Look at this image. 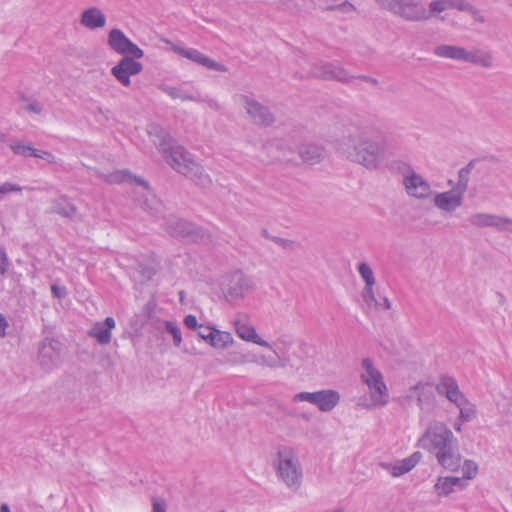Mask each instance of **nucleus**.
Listing matches in <instances>:
<instances>
[{
  "label": "nucleus",
  "mask_w": 512,
  "mask_h": 512,
  "mask_svg": "<svg viewBox=\"0 0 512 512\" xmlns=\"http://www.w3.org/2000/svg\"><path fill=\"white\" fill-rule=\"evenodd\" d=\"M147 132L150 140L174 170L199 185L206 186L210 183V178L202 166L185 148L174 144L171 136L162 127L151 124L147 128Z\"/></svg>",
  "instance_id": "obj_1"
},
{
  "label": "nucleus",
  "mask_w": 512,
  "mask_h": 512,
  "mask_svg": "<svg viewBox=\"0 0 512 512\" xmlns=\"http://www.w3.org/2000/svg\"><path fill=\"white\" fill-rule=\"evenodd\" d=\"M417 446L432 455L444 469L455 472L460 468L462 457L457 439L445 422L430 421L418 438Z\"/></svg>",
  "instance_id": "obj_2"
},
{
  "label": "nucleus",
  "mask_w": 512,
  "mask_h": 512,
  "mask_svg": "<svg viewBox=\"0 0 512 512\" xmlns=\"http://www.w3.org/2000/svg\"><path fill=\"white\" fill-rule=\"evenodd\" d=\"M233 328L236 335L243 341L256 344L272 351V355L265 353H248L240 355L238 360L233 361L234 364H255L261 367L271 369L283 368L286 365L285 360L281 356L282 349L288 347V343L284 339H278L274 344L263 339L252 324L250 318L246 314H238L233 320Z\"/></svg>",
  "instance_id": "obj_3"
},
{
  "label": "nucleus",
  "mask_w": 512,
  "mask_h": 512,
  "mask_svg": "<svg viewBox=\"0 0 512 512\" xmlns=\"http://www.w3.org/2000/svg\"><path fill=\"white\" fill-rule=\"evenodd\" d=\"M337 151L347 160L369 170L378 169L385 160L384 145L373 139L367 130L350 133L338 143Z\"/></svg>",
  "instance_id": "obj_4"
},
{
  "label": "nucleus",
  "mask_w": 512,
  "mask_h": 512,
  "mask_svg": "<svg viewBox=\"0 0 512 512\" xmlns=\"http://www.w3.org/2000/svg\"><path fill=\"white\" fill-rule=\"evenodd\" d=\"M360 379L366 385L368 396L358 400V406L365 409L381 408L389 402V390L382 372L370 358L361 362Z\"/></svg>",
  "instance_id": "obj_5"
},
{
  "label": "nucleus",
  "mask_w": 512,
  "mask_h": 512,
  "mask_svg": "<svg viewBox=\"0 0 512 512\" xmlns=\"http://www.w3.org/2000/svg\"><path fill=\"white\" fill-rule=\"evenodd\" d=\"M274 466L278 478L290 490L300 488L303 479V470L296 451L289 446H280L276 452Z\"/></svg>",
  "instance_id": "obj_6"
},
{
  "label": "nucleus",
  "mask_w": 512,
  "mask_h": 512,
  "mask_svg": "<svg viewBox=\"0 0 512 512\" xmlns=\"http://www.w3.org/2000/svg\"><path fill=\"white\" fill-rule=\"evenodd\" d=\"M254 288L253 280L240 271L231 273L222 283L224 297L230 303L243 300Z\"/></svg>",
  "instance_id": "obj_7"
},
{
  "label": "nucleus",
  "mask_w": 512,
  "mask_h": 512,
  "mask_svg": "<svg viewBox=\"0 0 512 512\" xmlns=\"http://www.w3.org/2000/svg\"><path fill=\"white\" fill-rule=\"evenodd\" d=\"M341 395L334 389H322L314 392H299L292 398L294 403L308 402L321 412H330L340 403Z\"/></svg>",
  "instance_id": "obj_8"
},
{
  "label": "nucleus",
  "mask_w": 512,
  "mask_h": 512,
  "mask_svg": "<svg viewBox=\"0 0 512 512\" xmlns=\"http://www.w3.org/2000/svg\"><path fill=\"white\" fill-rule=\"evenodd\" d=\"M468 222L475 229L492 228L498 232L512 233V218L504 215L478 211L468 217Z\"/></svg>",
  "instance_id": "obj_9"
},
{
  "label": "nucleus",
  "mask_w": 512,
  "mask_h": 512,
  "mask_svg": "<svg viewBox=\"0 0 512 512\" xmlns=\"http://www.w3.org/2000/svg\"><path fill=\"white\" fill-rule=\"evenodd\" d=\"M467 184L459 181L451 190L444 192H433L434 206L444 214H452L459 209L464 200Z\"/></svg>",
  "instance_id": "obj_10"
},
{
  "label": "nucleus",
  "mask_w": 512,
  "mask_h": 512,
  "mask_svg": "<svg viewBox=\"0 0 512 512\" xmlns=\"http://www.w3.org/2000/svg\"><path fill=\"white\" fill-rule=\"evenodd\" d=\"M234 103L242 108L250 119L258 125H269L273 122V115L269 109L246 94H237L233 97Z\"/></svg>",
  "instance_id": "obj_11"
},
{
  "label": "nucleus",
  "mask_w": 512,
  "mask_h": 512,
  "mask_svg": "<svg viewBox=\"0 0 512 512\" xmlns=\"http://www.w3.org/2000/svg\"><path fill=\"white\" fill-rule=\"evenodd\" d=\"M162 41L171 47V50L176 54L198 64L207 69L217 71V72H227L228 68L224 64H221L207 55L203 54L197 49L194 48H186L181 45L173 43L171 40L167 38H163Z\"/></svg>",
  "instance_id": "obj_12"
},
{
  "label": "nucleus",
  "mask_w": 512,
  "mask_h": 512,
  "mask_svg": "<svg viewBox=\"0 0 512 512\" xmlns=\"http://www.w3.org/2000/svg\"><path fill=\"white\" fill-rule=\"evenodd\" d=\"M162 41L171 47V50L176 54L198 64L207 69L217 71V72H227L228 68L224 64H221L207 55L203 54L197 49L194 48H186L181 45L173 43L171 40L167 38H163Z\"/></svg>",
  "instance_id": "obj_13"
},
{
  "label": "nucleus",
  "mask_w": 512,
  "mask_h": 512,
  "mask_svg": "<svg viewBox=\"0 0 512 512\" xmlns=\"http://www.w3.org/2000/svg\"><path fill=\"white\" fill-rule=\"evenodd\" d=\"M405 192L411 198L417 200H428L433 195L431 184L413 169L403 174L402 180Z\"/></svg>",
  "instance_id": "obj_14"
},
{
  "label": "nucleus",
  "mask_w": 512,
  "mask_h": 512,
  "mask_svg": "<svg viewBox=\"0 0 512 512\" xmlns=\"http://www.w3.org/2000/svg\"><path fill=\"white\" fill-rule=\"evenodd\" d=\"M109 47L118 54L132 56L140 59L144 52L135 43H133L120 29L114 28L108 34Z\"/></svg>",
  "instance_id": "obj_15"
},
{
  "label": "nucleus",
  "mask_w": 512,
  "mask_h": 512,
  "mask_svg": "<svg viewBox=\"0 0 512 512\" xmlns=\"http://www.w3.org/2000/svg\"><path fill=\"white\" fill-rule=\"evenodd\" d=\"M394 14L409 21H423L430 18L428 10L417 0H398Z\"/></svg>",
  "instance_id": "obj_16"
},
{
  "label": "nucleus",
  "mask_w": 512,
  "mask_h": 512,
  "mask_svg": "<svg viewBox=\"0 0 512 512\" xmlns=\"http://www.w3.org/2000/svg\"><path fill=\"white\" fill-rule=\"evenodd\" d=\"M142 69L143 66L140 62L125 56L112 67L111 73L123 86L129 87L131 85L130 77L139 74Z\"/></svg>",
  "instance_id": "obj_17"
},
{
  "label": "nucleus",
  "mask_w": 512,
  "mask_h": 512,
  "mask_svg": "<svg viewBox=\"0 0 512 512\" xmlns=\"http://www.w3.org/2000/svg\"><path fill=\"white\" fill-rule=\"evenodd\" d=\"M167 231L174 237L183 238L191 241H198L204 236L201 229L192 223L180 219L171 220Z\"/></svg>",
  "instance_id": "obj_18"
},
{
  "label": "nucleus",
  "mask_w": 512,
  "mask_h": 512,
  "mask_svg": "<svg viewBox=\"0 0 512 512\" xmlns=\"http://www.w3.org/2000/svg\"><path fill=\"white\" fill-rule=\"evenodd\" d=\"M40 364L47 370L56 367L60 361V343L56 340H44L39 349Z\"/></svg>",
  "instance_id": "obj_19"
},
{
  "label": "nucleus",
  "mask_w": 512,
  "mask_h": 512,
  "mask_svg": "<svg viewBox=\"0 0 512 512\" xmlns=\"http://www.w3.org/2000/svg\"><path fill=\"white\" fill-rule=\"evenodd\" d=\"M421 454L414 452L409 457L397 460L392 463H381L380 466L383 470L387 471L393 477H400L410 472L420 461Z\"/></svg>",
  "instance_id": "obj_20"
},
{
  "label": "nucleus",
  "mask_w": 512,
  "mask_h": 512,
  "mask_svg": "<svg viewBox=\"0 0 512 512\" xmlns=\"http://www.w3.org/2000/svg\"><path fill=\"white\" fill-rule=\"evenodd\" d=\"M468 487V483L464 479L456 476H440L434 485L435 494L442 498L448 497L457 490H464Z\"/></svg>",
  "instance_id": "obj_21"
},
{
  "label": "nucleus",
  "mask_w": 512,
  "mask_h": 512,
  "mask_svg": "<svg viewBox=\"0 0 512 512\" xmlns=\"http://www.w3.org/2000/svg\"><path fill=\"white\" fill-rule=\"evenodd\" d=\"M102 178L107 183H110V184H120V183L127 182V183H130V184L138 185L139 188L144 193V195L146 196V200H145V202L143 204L146 207L150 208V206L148 204V195H150V191H149L147 183L144 180H142L140 178H137V177L131 175L130 173H128L127 171H124V170L115 171V172H112L110 174L102 175Z\"/></svg>",
  "instance_id": "obj_22"
},
{
  "label": "nucleus",
  "mask_w": 512,
  "mask_h": 512,
  "mask_svg": "<svg viewBox=\"0 0 512 512\" xmlns=\"http://www.w3.org/2000/svg\"><path fill=\"white\" fill-rule=\"evenodd\" d=\"M312 74L324 79H335L341 82H350L353 77L339 64L325 63L313 68Z\"/></svg>",
  "instance_id": "obj_23"
},
{
  "label": "nucleus",
  "mask_w": 512,
  "mask_h": 512,
  "mask_svg": "<svg viewBox=\"0 0 512 512\" xmlns=\"http://www.w3.org/2000/svg\"><path fill=\"white\" fill-rule=\"evenodd\" d=\"M435 390L439 395L446 397L447 400L453 404L464 396L457 381L448 375H442L439 377L435 384Z\"/></svg>",
  "instance_id": "obj_24"
},
{
  "label": "nucleus",
  "mask_w": 512,
  "mask_h": 512,
  "mask_svg": "<svg viewBox=\"0 0 512 512\" xmlns=\"http://www.w3.org/2000/svg\"><path fill=\"white\" fill-rule=\"evenodd\" d=\"M450 9H457L460 11H468L476 16L477 11L464 0H432L429 4L430 17L434 14H439Z\"/></svg>",
  "instance_id": "obj_25"
},
{
  "label": "nucleus",
  "mask_w": 512,
  "mask_h": 512,
  "mask_svg": "<svg viewBox=\"0 0 512 512\" xmlns=\"http://www.w3.org/2000/svg\"><path fill=\"white\" fill-rule=\"evenodd\" d=\"M106 22L105 14L96 6L85 9L80 16V24L89 30L103 28Z\"/></svg>",
  "instance_id": "obj_26"
},
{
  "label": "nucleus",
  "mask_w": 512,
  "mask_h": 512,
  "mask_svg": "<svg viewBox=\"0 0 512 512\" xmlns=\"http://www.w3.org/2000/svg\"><path fill=\"white\" fill-rule=\"evenodd\" d=\"M116 323L112 317H107L104 322H97L89 331V335L100 344H108L111 341L112 330Z\"/></svg>",
  "instance_id": "obj_27"
},
{
  "label": "nucleus",
  "mask_w": 512,
  "mask_h": 512,
  "mask_svg": "<svg viewBox=\"0 0 512 512\" xmlns=\"http://www.w3.org/2000/svg\"><path fill=\"white\" fill-rule=\"evenodd\" d=\"M432 387L428 383L418 382L409 388L407 397L415 399L418 406L423 409L430 402Z\"/></svg>",
  "instance_id": "obj_28"
},
{
  "label": "nucleus",
  "mask_w": 512,
  "mask_h": 512,
  "mask_svg": "<svg viewBox=\"0 0 512 512\" xmlns=\"http://www.w3.org/2000/svg\"><path fill=\"white\" fill-rule=\"evenodd\" d=\"M466 62L484 68H491L494 64V58L492 52L488 50L472 48L471 50H467Z\"/></svg>",
  "instance_id": "obj_29"
},
{
  "label": "nucleus",
  "mask_w": 512,
  "mask_h": 512,
  "mask_svg": "<svg viewBox=\"0 0 512 512\" xmlns=\"http://www.w3.org/2000/svg\"><path fill=\"white\" fill-rule=\"evenodd\" d=\"M434 54L438 57L448 58L457 61L466 62L467 49L460 46L440 45L434 49Z\"/></svg>",
  "instance_id": "obj_30"
},
{
  "label": "nucleus",
  "mask_w": 512,
  "mask_h": 512,
  "mask_svg": "<svg viewBox=\"0 0 512 512\" xmlns=\"http://www.w3.org/2000/svg\"><path fill=\"white\" fill-rule=\"evenodd\" d=\"M160 90L167 94L170 98L181 101H192L196 99V93H193L183 87H175L167 84H162Z\"/></svg>",
  "instance_id": "obj_31"
},
{
  "label": "nucleus",
  "mask_w": 512,
  "mask_h": 512,
  "mask_svg": "<svg viewBox=\"0 0 512 512\" xmlns=\"http://www.w3.org/2000/svg\"><path fill=\"white\" fill-rule=\"evenodd\" d=\"M454 405L459 409V418L462 421H472L476 416V407L465 396L461 397Z\"/></svg>",
  "instance_id": "obj_32"
},
{
  "label": "nucleus",
  "mask_w": 512,
  "mask_h": 512,
  "mask_svg": "<svg viewBox=\"0 0 512 512\" xmlns=\"http://www.w3.org/2000/svg\"><path fill=\"white\" fill-rule=\"evenodd\" d=\"M9 147L18 156L25 158L35 156L36 148L29 141L14 140L10 143Z\"/></svg>",
  "instance_id": "obj_33"
},
{
  "label": "nucleus",
  "mask_w": 512,
  "mask_h": 512,
  "mask_svg": "<svg viewBox=\"0 0 512 512\" xmlns=\"http://www.w3.org/2000/svg\"><path fill=\"white\" fill-rule=\"evenodd\" d=\"M53 210L64 217H73L76 214V207L65 197L54 201Z\"/></svg>",
  "instance_id": "obj_34"
},
{
  "label": "nucleus",
  "mask_w": 512,
  "mask_h": 512,
  "mask_svg": "<svg viewBox=\"0 0 512 512\" xmlns=\"http://www.w3.org/2000/svg\"><path fill=\"white\" fill-rule=\"evenodd\" d=\"M235 343L233 335L228 331L218 330L212 348L216 350H225Z\"/></svg>",
  "instance_id": "obj_35"
},
{
  "label": "nucleus",
  "mask_w": 512,
  "mask_h": 512,
  "mask_svg": "<svg viewBox=\"0 0 512 512\" xmlns=\"http://www.w3.org/2000/svg\"><path fill=\"white\" fill-rule=\"evenodd\" d=\"M462 476L460 478L464 479V482L471 481L475 479L479 473L478 464L472 459H465L462 465L460 464Z\"/></svg>",
  "instance_id": "obj_36"
},
{
  "label": "nucleus",
  "mask_w": 512,
  "mask_h": 512,
  "mask_svg": "<svg viewBox=\"0 0 512 512\" xmlns=\"http://www.w3.org/2000/svg\"><path fill=\"white\" fill-rule=\"evenodd\" d=\"M301 158L310 163L315 164L321 159V149L314 145H306L300 149Z\"/></svg>",
  "instance_id": "obj_37"
},
{
  "label": "nucleus",
  "mask_w": 512,
  "mask_h": 512,
  "mask_svg": "<svg viewBox=\"0 0 512 512\" xmlns=\"http://www.w3.org/2000/svg\"><path fill=\"white\" fill-rule=\"evenodd\" d=\"M163 326L165 331L172 336L174 346L179 347L183 341L179 325L173 321H163Z\"/></svg>",
  "instance_id": "obj_38"
},
{
  "label": "nucleus",
  "mask_w": 512,
  "mask_h": 512,
  "mask_svg": "<svg viewBox=\"0 0 512 512\" xmlns=\"http://www.w3.org/2000/svg\"><path fill=\"white\" fill-rule=\"evenodd\" d=\"M357 271L365 285H375V275L369 264L364 262L360 263L357 267Z\"/></svg>",
  "instance_id": "obj_39"
},
{
  "label": "nucleus",
  "mask_w": 512,
  "mask_h": 512,
  "mask_svg": "<svg viewBox=\"0 0 512 512\" xmlns=\"http://www.w3.org/2000/svg\"><path fill=\"white\" fill-rule=\"evenodd\" d=\"M194 102L201 103L213 111L221 110V104L218 102V100L207 95H202L198 92H196V99Z\"/></svg>",
  "instance_id": "obj_40"
},
{
  "label": "nucleus",
  "mask_w": 512,
  "mask_h": 512,
  "mask_svg": "<svg viewBox=\"0 0 512 512\" xmlns=\"http://www.w3.org/2000/svg\"><path fill=\"white\" fill-rule=\"evenodd\" d=\"M134 278L139 280V281H145V280H148L150 279L154 273H155V268L151 265L149 266H146V267H142L141 265H138L135 269H134Z\"/></svg>",
  "instance_id": "obj_41"
},
{
  "label": "nucleus",
  "mask_w": 512,
  "mask_h": 512,
  "mask_svg": "<svg viewBox=\"0 0 512 512\" xmlns=\"http://www.w3.org/2000/svg\"><path fill=\"white\" fill-rule=\"evenodd\" d=\"M374 286L375 285H365L361 292V297L367 307L375 305L377 297L375 295Z\"/></svg>",
  "instance_id": "obj_42"
},
{
  "label": "nucleus",
  "mask_w": 512,
  "mask_h": 512,
  "mask_svg": "<svg viewBox=\"0 0 512 512\" xmlns=\"http://www.w3.org/2000/svg\"><path fill=\"white\" fill-rule=\"evenodd\" d=\"M22 191V187L18 184L11 182H4L0 184V201L4 199V197L11 192L20 193Z\"/></svg>",
  "instance_id": "obj_43"
},
{
  "label": "nucleus",
  "mask_w": 512,
  "mask_h": 512,
  "mask_svg": "<svg viewBox=\"0 0 512 512\" xmlns=\"http://www.w3.org/2000/svg\"><path fill=\"white\" fill-rule=\"evenodd\" d=\"M391 307H392L391 301L388 299V297L383 296V297L377 298L375 300V305H370L368 308L378 311V312H383V311L390 310Z\"/></svg>",
  "instance_id": "obj_44"
},
{
  "label": "nucleus",
  "mask_w": 512,
  "mask_h": 512,
  "mask_svg": "<svg viewBox=\"0 0 512 512\" xmlns=\"http://www.w3.org/2000/svg\"><path fill=\"white\" fill-rule=\"evenodd\" d=\"M206 330L207 334H201V339L212 347L215 341L216 332H218L219 329L212 326H206Z\"/></svg>",
  "instance_id": "obj_45"
},
{
  "label": "nucleus",
  "mask_w": 512,
  "mask_h": 512,
  "mask_svg": "<svg viewBox=\"0 0 512 512\" xmlns=\"http://www.w3.org/2000/svg\"><path fill=\"white\" fill-rule=\"evenodd\" d=\"M34 157L42 159L47 163H55L56 162V157L49 151H45V150L36 149Z\"/></svg>",
  "instance_id": "obj_46"
},
{
  "label": "nucleus",
  "mask_w": 512,
  "mask_h": 512,
  "mask_svg": "<svg viewBox=\"0 0 512 512\" xmlns=\"http://www.w3.org/2000/svg\"><path fill=\"white\" fill-rule=\"evenodd\" d=\"M8 257L3 248H0V273L3 275L8 270Z\"/></svg>",
  "instance_id": "obj_47"
},
{
  "label": "nucleus",
  "mask_w": 512,
  "mask_h": 512,
  "mask_svg": "<svg viewBox=\"0 0 512 512\" xmlns=\"http://www.w3.org/2000/svg\"><path fill=\"white\" fill-rule=\"evenodd\" d=\"M184 324L186 325V327H188L191 330H196L200 326V324H198V320H197L196 316H194L192 314L185 316Z\"/></svg>",
  "instance_id": "obj_48"
},
{
  "label": "nucleus",
  "mask_w": 512,
  "mask_h": 512,
  "mask_svg": "<svg viewBox=\"0 0 512 512\" xmlns=\"http://www.w3.org/2000/svg\"><path fill=\"white\" fill-rule=\"evenodd\" d=\"M152 512H166V503L162 499L154 498L152 500Z\"/></svg>",
  "instance_id": "obj_49"
},
{
  "label": "nucleus",
  "mask_w": 512,
  "mask_h": 512,
  "mask_svg": "<svg viewBox=\"0 0 512 512\" xmlns=\"http://www.w3.org/2000/svg\"><path fill=\"white\" fill-rule=\"evenodd\" d=\"M377 3L384 9L394 12L398 0H376Z\"/></svg>",
  "instance_id": "obj_50"
},
{
  "label": "nucleus",
  "mask_w": 512,
  "mask_h": 512,
  "mask_svg": "<svg viewBox=\"0 0 512 512\" xmlns=\"http://www.w3.org/2000/svg\"><path fill=\"white\" fill-rule=\"evenodd\" d=\"M51 291H52L53 296L56 298H59V299L65 297V295H66L65 287L58 286L56 284H53L51 286Z\"/></svg>",
  "instance_id": "obj_51"
},
{
  "label": "nucleus",
  "mask_w": 512,
  "mask_h": 512,
  "mask_svg": "<svg viewBox=\"0 0 512 512\" xmlns=\"http://www.w3.org/2000/svg\"><path fill=\"white\" fill-rule=\"evenodd\" d=\"M7 327L8 322L6 318L2 314H0V337H5Z\"/></svg>",
  "instance_id": "obj_52"
},
{
  "label": "nucleus",
  "mask_w": 512,
  "mask_h": 512,
  "mask_svg": "<svg viewBox=\"0 0 512 512\" xmlns=\"http://www.w3.org/2000/svg\"><path fill=\"white\" fill-rule=\"evenodd\" d=\"M26 109L29 112L36 113V114H39L42 110L40 104L37 102H32V103L28 104Z\"/></svg>",
  "instance_id": "obj_53"
},
{
  "label": "nucleus",
  "mask_w": 512,
  "mask_h": 512,
  "mask_svg": "<svg viewBox=\"0 0 512 512\" xmlns=\"http://www.w3.org/2000/svg\"><path fill=\"white\" fill-rule=\"evenodd\" d=\"M466 421H462L461 418L458 417L457 420H455L452 424L453 426V429L457 432V433H461L462 432V427H463V423H465Z\"/></svg>",
  "instance_id": "obj_54"
},
{
  "label": "nucleus",
  "mask_w": 512,
  "mask_h": 512,
  "mask_svg": "<svg viewBox=\"0 0 512 512\" xmlns=\"http://www.w3.org/2000/svg\"><path fill=\"white\" fill-rule=\"evenodd\" d=\"M199 331H198V336L201 338V334H207V330H206V326H203L200 324V326L198 327Z\"/></svg>",
  "instance_id": "obj_55"
},
{
  "label": "nucleus",
  "mask_w": 512,
  "mask_h": 512,
  "mask_svg": "<svg viewBox=\"0 0 512 512\" xmlns=\"http://www.w3.org/2000/svg\"><path fill=\"white\" fill-rule=\"evenodd\" d=\"M0 512H10V508L7 504H2L0 506Z\"/></svg>",
  "instance_id": "obj_56"
},
{
  "label": "nucleus",
  "mask_w": 512,
  "mask_h": 512,
  "mask_svg": "<svg viewBox=\"0 0 512 512\" xmlns=\"http://www.w3.org/2000/svg\"><path fill=\"white\" fill-rule=\"evenodd\" d=\"M343 7H344L345 9H347V10H351V9H353V6H352L350 3H344V4H343Z\"/></svg>",
  "instance_id": "obj_57"
},
{
  "label": "nucleus",
  "mask_w": 512,
  "mask_h": 512,
  "mask_svg": "<svg viewBox=\"0 0 512 512\" xmlns=\"http://www.w3.org/2000/svg\"><path fill=\"white\" fill-rule=\"evenodd\" d=\"M4 140V134L2 133V131L0 130V142H2Z\"/></svg>",
  "instance_id": "obj_58"
},
{
  "label": "nucleus",
  "mask_w": 512,
  "mask_h": 512,
  "mask_svg": "<svg viewBox=\"0 0 512 512\" xmlns=\"http://www.w3.org/2000/svg\"><path fill=\"white\" fill-rule=\"evenodd\" d=\"M331 512H344V510L342 508H337V509H335V510H333Z\"/></svg>",
  "instance_id": "obj_59"
}]
</instances>
